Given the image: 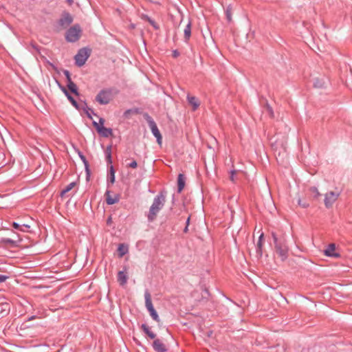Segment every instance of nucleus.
<instances>
[{"instance_id":"c756f323","label":"nucleus","mask_w":352,"mask_h":352,"mask_svg":"<svg viewBox=\"0 0 352 352\" xmlns=\"http://www.w3.org/2000/svg\"><path fill=\"white\" fill-rule=\"evenodd\" d=\"M68 100L71 102V103L73 104L74 107H75L76 108H78V104L72 96H69Z\"/></svg>"},{"instance_id":"39448f33","label":"nucleus","mask_w":352,"mask_h":352,"mask_svg":"<svg viewBox=\"0 0 352 352\" xmlns=\"http://www.w3.org/2000/svg\"><path fill=\"white\" fill-rule=\"evenodd\" d=\"M113 99V94L110 90H102L96 96V100L100 104H107Z\"/></svg>"},{"instance_id":"2f4dec72","label":"nucleus","mask_w":352,"mask_h":352,"mask_svg":"<svg viewBox=\"0 0 352 352\" xmlns=\"http://www.w3.org/2000/svg\"><path fill=\"white\" fill-rule=\"evenodd\" d=\"M21 239L19 238V236H17V239L16 240H14V239H6V242L7 243H15L16 242H19V241H21Z\"/></svg>"},{"instance_id":"412c9836","label":"nucleus","mask_w":352,"mask_h":352,"mask_svg":"<svg viewBox=\"0 0 352 352\" xmlns=\"http://www.w3.org/2000/svg\"><path fill=\"white\" fill-rule=\"evenodd\" d=\"M142 329L144 331V333L151 339H154L156 335L150 330V328L146 324H142Z\"/></svg>"},{"instance_id":"f704fd0d","label":"nucleus","mask_w":352,"mask_h":352,"mask_svg":"<svg viewBox=\"0 0 352 352\" xmlns=\"http://www.w3.org/2000/svg\"><path fill=\"white\" fill-rule=\"evenodd\" d=\"M62 91L64 92V94L66 95V96L67 97V98H69V96H72L69 92L67 91V90L65 88V87H63L62 88Z\"/></svg>"},{"instance_id":"79ce46f5","label":"nucleus","mask_w":352,"mask_h":352,"mask_svg":"<svg viewBox=\"0 0 352 352\" xmlns=\"http://www.w3.org/2000/svg\"><path fill=\"white\" fill-rule=\"evenodd\" d=\"M298 204H299L300 206H302V201H301L300 199H298Z\"/></svg>"},{"instance_id":"72a5a7b5","label":"nucleus","mask_w":352,"mask_h":352,"mask_svg":"<svg viewBox=\"0 0 352 352\" xmlns=\"http://www.w3.org/2000/svg\"><path fill=\"white\" fill-rule=\"evenodd\" d=\"M8 278V276L0 274V283H3L5 280H6Z\"/></svg>"},{"instance_id":"4be33fe9","label":"nucleus","mask_w":352,"mask_h":352,"mask_svg":"<svg viewBox=\"0 0 352 352\" xmlns=\"http://www.w3.org/2000/svg\"><path fill=\"white\" fill-rule=\"evenodd\" d=\"M106 159L108 164H111V146H109L105 149Z\"/></svg>"},{"instance_id":"a211bd4d","label":"nucleus","mask_w":352,"mask_h":352,"mask_svg":"<svg viewBox=\"0 0 352 352\" xmlns=\"http://www.w3.org/2000/svg\"><path fill=\"white\" fill-rule=\"evenodd\" d=\"M184 38L187 41L190 38L191 35V23L188 21L184 29Z\"/></svg>"},{"instance_id":"2eb2a0df","label":"nucleus","mask_w":352,"mask_h":352,"mask_svg":"<svg viewBox=\"0 0 352 352\" xmlns=\"http://www.w3.org/2000/svg\"><path fill=\"white\" fill-rule=\"evenodd\" d=\"M336 245L333 243L330 244L328 248L324 250V254L327 256L339 257L340 255L335 252Z\"/></svg>"},{"instance_id":"37998d69","label":"nucleus","mask_w":352,"mask_h":352,"mask_svg":"<svg viewBox=\"0 0 352 352\" xmlns=\"http://www.w3.org/2000/svg\"><path fill=\"white\" fill-rule=\"evenodd\" d=\"M301 206H302L303 208H307L308 206V204H302Z\"/></svg>"},{"instance_id":"f3484780","label":"nucleus","mask_w":352,"mask_h":352,"mask_svg":"<svg viewBox=\"0 0 352 352\" xmlns=\"http://www.w3.org/2000/svg\"><path fill=\"white\" fill-rule=\"evenodd\" d=\"M177 185H178V192H180L182 191L185 186V177L183 174H179L178 175L177 179Z\"/></svg>"},{"instance_id":"4468645a","label":"nucleus","mask_w":352,"mask_h":352,"mask_svg":"<svg viewBox=\"0 0 352 352\" xmlns=\"http://www.w3.org/2000/svg\"><path fill=\"white\" fill-rule=\"evenodd\" d=\"M153 346L157 352H165L167 350L165 344L159 339L154 340Z\"/></svg>"},{"instance_id":"c85d7f7f","label":"nucleus","mask_w":352,"mask_h":352,"mask_svg":"<svg viewBox=\"0 0 352 352\" xmlns=\"http://www.w3.org/2000/svg\"><path fill=\"white\" fill-rule=\"evenodd\" d=\"M138 166L137 162L135 160H132L131 162L127 164V167L135 168Z\"/></svg>"},{"instance_id":"49530a36","label":"nucleus","mask_w":352,"mask_h":352,"mask_svg":"<svg viewBox=\"0 0 352 352\" xmlns=\"http://www.w3.org/2000/svg\"><path fill=\"white\" fill-rule=\"evenodd\" d=\"M183 22V19L181 20V22H180V24H179V26L181 25V24Z\"/></svg>"},{"instance_id":"aec40b11","label":"nucleus","mask_w":352,"mask_h":352,"mask_svg":"<svg viewBox=\"0 0 352 352\" xmlns=\"http://www.w3.org/2000/svg\"><path fill=\"white\" fill-rule=\"evenodd\" d=\"M67 87L70 90L71 92H72L73 94H74L76 96L78 95L77 86L74 82H72V80H69V82L67 83Z\"/></svg>"},{"instance_id":"a878e982","label":"nucleus","mask_w":352,"mask_h":352,"mask_svg":"<svg viewBox=\"0 0 352 352\" xmlns=\"http://www.w3.org/2000/svg\"><path fill=\"white\" fill-rule=\"evenodd\" d=\"M226 18L229 22H231L232 20V8L230 6H228L226 11Z\"/></svg>"},{"instance_id":"b1692460","label":"nucleus","mask_w":352,"mask_h":352,"mask_svg":"<svg viewBox=\"0 0 352 352\" xmlns=\"http://www.w3.org/2000/svg\"><path fill=\"white\" fill-rule=\"evenodd\" d=\"M109 173H110V182L113 184L115 182V170L112 165L109 167Z\"/></svg>"},{"instance_id":"393cba45","label":"nucleus","mask_w":352,"mask_h":352,"mask_svg":"<svg viewBox=\"0 0 352 352\" xmlns=\"http://www.w3.org/2000/svg\"><path fill=\"white\" fill-rule=\"evenodd\" d=\"M118 252L120 256H123L127 252V249L124 246L123 244H120L118 247Z\"/></svg>"},{"instance_id":"0eeeda50","label":"nucleus","mask_w":352,"mask_h":352,"mask_svg":"<svg viewBox=\"0 0 352 352\" xmlns=\"http://www.w3.org/2000/svg\"><path fill=\"white\" fill-rule=\"evenodd\" d=\"M81 30L78 25H74L68 30L66 39L69 42H75L80 38Z\"/></svg>"},{"instance_id":"a18cd8bd","label":"nucleus","mask_w":352,"mask_h":352,"mask_svg":"<svg viewBox=\"0 0 352 352\" xmlns=\"http://www.w3.org/2000/svg\"><path fill=\"white\" fill-rule=\"evenodd\" d=\"M34 318V316H32L31 318H29V320H32Z\"/></svg>"},{"instance_id":"f8f14e48","label":"nucleus","mask_w":352,"mask_h":352,"mask_svg":"<svg viewBox=\"0 0 352 352\" xmlns=\"http://www.w3.org/2000/svg\"><path fill=\"white\" fill-rule=\"evenodd\" d=\"M105 196H106L107 204L109 205H113L114 204H116L120 200L119 195H114L113 196H111L110 195V191H109V190H107L106 192Z\"/></svg>"},{"instance_id":"423d86ee","label":"nucleus","mask_w":352,"mask_h":352,"mask_svg":"<svg viewBox=\"0 0 352 352\" xmlns=\"http://www.w3.org/2000/svg\"><path fill=\"white\" fill-rule=\"evenodd\" d=\"M340 195V191H329L324 195V205L327 208H331L333 204L336 201Z\"/></svg>"},{"instance_id":"e433bc0d","label":"nucleus","mask_w":352,"mask_h":352,"mask_svg":"<svg viewBox=\"0 0 352 352\" xmlns=\"http://www.w3.org/2000/svg\"><path fill=\"white\" fill-rule=\"evenodd\" d=\"M8 311H9V309H4L2 311H1L0 313H1V315H5V314H7L8 313Z\"/></svg>"},{"instance_id":"7c9ffc66","label":"nucleus","mask_w":352,"mask_h":352,"mask_svg":"<svg viewBox=\"0 0 352 352\" xmlns=\"http://www.w3.org/2000/svg\"><path fill=\"white\" fill-rule=\"evenodd\" d=\"M311 191L313 193H314V194H315V196H316V197H318V196H320V192H319V191H318V188H316V187H313V188H311Z\"/></svg>"},{"instance_id":"ddd939ff","label":"nucleus","mask_w":352,"mask_h":352,"mask_svg":"<svg viewBox=\"0 0 352 352\" xmlns=\"http://www.w3.org/2000/svg\"><path fill=\"white\" fill-rule=\"evenodd\" d=\"M128 280L127 270L125 268L123 271H120L118 274V281L120 285H124Z\"/></svg>"},{"instance_id":"5701e85b","label":"nucleus","mask_w":352,"mask_h":352,"mask_svg":"<svg viewBox=\"0 0 352 352\" xmlns=\"http://www.w3.org/2000/svg\"><path fill=\"white\" fill-rule=\"evenodd\" d=\"M12 226H13V227L15 229H19V230H20L22 232H25V230L23 228V227L25 228H30V226H28L27 224L23 223V224L20 225V224H19V223H17L16 222H14Z\"/></svg>"},{"instance_id":"1a4fd4ad","label":"nucleus","mask_w":352,"mask_h":352,"mask_svg":"<svg viewBox=\"0 0 352 352\" xmlns=\"http://www.w3.org/2000/svg\"><path fill=\"white\" fill-rule=\"evenodd\" d=\"M94 126L96 127L98 133L103 137L108 138L113 135L112 130L109 128H106L104 126L100 125L96 122H93Z\"/></svg>"},{"instance_id":"20e7f679","label":"nucleus","mask_w":352,"mask_h":352,"mask_svg":"<svg viewBox=\"0 0 352 352\" xmlns=\"http://www.w3.org/2000/svg\"><path fill=\"white\" fill-rule=\"evenodd\" d=\"M144 298H145V306L148 311L150 313V316L152 317V318L155 320L156 322H159L160 321V319L159 318V316L154 309V307L152 303L151 300V296L148 292H146L144 294Z\"/></svg>"},{"instance_id":"4c0bfd02","label":"nucleus","mask_w":352,"mask_h":352,"mask_svg":"<svg viewBox=\"0 0 352 352\" xmlns=\"http://www.w3.org/2000/svg\"><path fill=\"white\" fill-rule=\"evenodd\" d=\"M104 123V120L103 118H100L99 122H98V124H99L100 125L103 126Z\"/></svg>"},{"instance_id":"473e14b6","label":"nucleus","mask_w":352,"mask_h":352,"mask_svg":"<svg viewBox=\"0 0 352 352\" xmlns=\"http://www.w3.org/2000/svg\"><path fill=\"white\" fill-rule=\"evenodd\" d=\"M236 173V170H232L230 172V179L231 181L234 182V175Z\"/></svg>"},{"instance_id":"6e6552de","label":"nucleus","mask_w":352,"mask_h":352,"mask_svg":"<svg viewBox=\"0 0 352 352\" xmlns=\"http://www.w3.org/2000/svg\"><path fill=\"white\" fill-rule=\"evenodd\" d=\"M89 56V52L87 49H80L78 54L75 56L76 64L80 67L82 66L85 63Z\"/></svg>"},{"instance_id":"f03ea898","label":"nucleus","mask_w":352,"mask_h":352,"mask_svg":"<svg viewBox=\"0 0 352 352\" xmlns=\"http://www.w3.org/2000/svg\"><path fill=\"white\" fill-rule=\"evenodd\" d=\"M274 242L275 245V251L282 261L287 258L289 248L286 245V241L284 237L278 239L274 233H272Z\"/></svg>"},{"instance_id":"6ab92c4d","label":"nucleus","mask_w":352,"mask_h":352,"mask_svg":"<svg viewBox=\"0 0 352 352\" xmlns=\"http://www.w3.org/2000/svg\"><path fill=\"white\" fill-rule=\"evenodd\" d=\"M76 182H72L68 184L61 192L60 197L63 198L65 196L67 192H69L72 189H73L76 186Z\"/></svg>"},{"instance_id":"f257e3e1","label":"nucleus","mask_w":352,"mask_h":352,"mask_svg":"<svg viewBox=\"0 0 352 352\" xmlns=\"http://www.w3.org/2000/svg\"><path fill=\"white\" fill-rule=\"evenodd\" d=\"M165 201V196L162 193L155 197L147 216L149 221L155 219L157 214L164 207Z\"/></svg>"},{"instance_id":"dca6fc26","label":"nucleus","mask_w":352,"mask_h":352,"mask_svg":"<svg viewBox=\"0 0 352 352\" xmlns=\"http://www.w3.org/2000/svg\"><path fill=\"white\" fill-rule=\"evenodd\" d=\"M72 21L73 18L69 13L64 14L62 19H60L61 24L65 25H69Z\"/></svg>"},{"instance_id":"c9c22d12","label":"nucleus","mask_w":352,"mask_h":352,"mask_svg":"<svg viewBox=\"0 0 352 352\" xmlns=\"http://www.w3.org/2000/svg\"><path fill=\"white\" fill-rule=\"evenodd\" d=\"M64 74H65L66 77H67V82H69V80H72L71 79V77H70V75H69V73L68 71H65L64 72Z\"/></svg>"},{"instance_id":"cd10ccee","label":"nucleus","mask_w":352,"mask_h":352,"mask_svg":"<svg viewBox=\"0 0 352 352\" xmlns=\"http://www.w3.org/2000/svg\"><path fill=\"white\" fill-rule=\"evenodd\" d=\"M263 233H261V234L259 236L258 241L257 242V247L258 249H261L263 245Z\"/></svg>"},{"instance_id":"7ed1b4c3","label":"nucleus","mask_w":352,"mask_h":352,"mask_svg":"<svg viewBox=\"0 0 352 352\" xmlns=\"http://www.w3.org/2000/svg\"><path fill=\"white\" fill-rule=\"evenodd\" d=\"M144 298H145V306L148 311L150 313V316L152 317V318L155 320L156 322H159L160 321V319L159 318V316L154 309V307L152 303L151 300V296L148 292H146L144 294Z\"/></svg>"},{"instance_id":"ea45409f","label":"nucleus","mask_w":352,"mask_h":352,"mask_svg":"<svg viewBox=\"0 0 352 352\" xmlns=\"http://www.w3.org/2000/svg\"><path fill=\"white\" fill-rule=\"evenodd\" d=\"M178 55H179V54H178V52H177V51H175V52H173V56H174L175 57H177Z\"/></svg>"},{"instance_id":"bb28decb","label":"nucleus","mask_w":352,"mask_h":352,"mask_svg":"<svg viewBox=\"0 0 352 352\" xmlns=\"http://www.w3.org/2000/svg\"><path fill=\"white\" fill-rule=\"evenodd\" d=\"M324 84H325V82L322 79H321V80L316 79L314 82V86L318 88H321V87H324Z\"/></svg>"},{"instance_id":"9d476101","label":"nucleus","mask_w":352,"mask_h":352,"mask_svg":"<svg viewBox=\"0 0 352 352\" xmlns=\"http://www.w3.org/2000/svg\"><path fill=\"white\" fill-rule=\"evenodd\" d=\"M149 124H150V127H151V131H152L153 135L157 138V143L160 145H161L162 137V135H161L156 124L153 121H151L149 122Z\"/></svg>"},{"instance_id":"58836bf2","label":"nucleus","mask_w":352,"mask_h":352,"mask_svg":"<svg viewBox=\"0 0 352 352\" xmlns=\"http://www.w3.org/2000/svg\"><path fill=\"white\" fill-rule=\"evenodd\" d=\"M149 22H150V23H151V24H152V25H153L156 29H157V27L155 25V23H154L153 21L149 20Z\"/></svg>"},{"instance_id":"a19ab883","label":"nucleus","mask_w":352,"mask_h":352,"mask_svg":"<svg viewBox=\"0 0 352 352\" xmlns=\"http://www.w3.org/2000/svg\"><path fill=\"white\" fill-rule=\"evenodd\" d=\"M66 1H67V2L69 5H71V4L73 3V0H66Z\"/></svg>"},{"instance_id":"c03bdc74","label":"nucleus","mask_w":352,"mask_h":352,"mask_svg":"<svg viewBox=\"0 0 352 352\" xmlns=\"http://www.w3.org/2000/svg\"><path fill=\"white\" fill-rule=\"evenodd\" d=\"M189 221H190V217H188V219H187V222H186V223H187V225H188Z\"/></svg>"},{"instance_id":"9b49d317","label":"nucleus","mask_w":352,"mask_h":352,"mask_svg":"<svg viewBox=\"0 0 352 352\" xmlns=\"http://www.w3.org/2000/svg\"><path fill=\"white\" fill-rule=\"evenodd\" d=\"M187 100L189 104L191 105L192 111H195L199 108L200 105V101L198 98L195 96L188 95Z\"/></svg>"}]
</instances>
